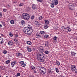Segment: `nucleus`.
<instances>
[{"label": "nucleus", "mask_w": 77, "mask_h": 77, "mask_svg": "<svg viewBox=\"0 0 77 77\" xmlns=\"http://www.w3.org/2000/svg\"><path fill=\"white\" fill-rule=\"evenodd\" d=\"M41 53L37 55V57L38 60L40 61L41 62H44L45 60V54H44L43 53L41 52Z\"/></svg>", "instance_id": "obj_1"}, {"label": "nucleus", "mask_w": 77, "mask_h": 77, "mask_svg": "<svg viewBox=\"0 0 77 77\" xmlns=\"http://www.w3.org/2000/svg\"><path fill=\"white\" fill-rule=\"evenodd\" d=\"M22 18L25 20H28L30 18V15L27 13H23L22 14Z\"/></svg>", "instance_id": "obj_2"}, {"label": "nucleus", "mask_w": 77, "mask_h": 77, "mask_svg": "<svg viewBox=\"0 0 77 77\" xmlns=\"http://www.w3.org/2000/svg\"><path fill=\"white\" fill-rule=\"evenodd\" d=\"M40 74H45L46 73V70L44 67H41L39 69Z\"/></svg>", "instance_id": "obj_3"}, {"label": "nucleus", "mask_w": 77, "mask_h": 77, "mask_svg": "<svg viewBox=\"0 0 77 77\" xmlns=\"http://www.w3.org/2000/svg\"><path fill=\"white\" fill-rule=\"evenodd\" d=\"M70 69L71 71H74L76 69V66L75 65H71L70 66Z\"/></svg>", "instance_id": "obj_4"}, {"label": "nucleus", "mask_w": 77, "mask_h": 77, "mask_svg": "<svg viewBox=\"0 0 77 77\" xmlns=\"http://www.w3.org/2000/svg\"><path fill=\"white\" fill-rule=\"evenodd\" d=\"M23 31L25 34H26V33H27L28 31H29V29L26 27H25L23 29Z\"/></svg>", "instance_id": "obj_5"}, {"label": "nucleus", "mask_w": 77, "mask_h": 77, "mask_svg": "<svg viewBox=\"0 0 77 77\" xmlns=\"http://www.w3.org/2000/svg\"><path fill=\"white\" fill-rule=\"evenodd\" d=\"M35 25H36V26H37L38 27H39V26H40L41 25V23L38 22V21L37 20L35 21Z\"/></svg>", "instance_id": "obj_6"}, {"label": "nucleus", "mask_w": 77, "mask_h": 77, "mask_svg": "<svg viewBox=\"0 0 77 77\" xmlns=\"http://www.w3.org/2000/svg\"><path fill=\"white\" fill-rule=\"evenodd\" d=\"M41 37V34L39 32H37L35 35V37L36 38H40Z\"/></svg>", "instance_id": "obj_7"}, {"label": "nucleus", "mask_w": 77, "mask_h": 77, "mask_svg": "<svg viewBox=\"0 0 77 77\" xmlns=\"http://www.w3.org/2000/svg\"><path fill=\"white\" fill-rule=\"evenodd\" d=\"M19 63L22 66L24 67L26 66V64L24 63V62L23 61H20L19 62Z\"/></svg>", "instance_id": "obj_8"}, {"label": "nucleus", "mask_w": 77, "mask_h": 77, "mask_svg": "<svg viewBox=\"0 0 77 77\" xmlns=\"http://www.w3.org/2000/svg\"><path fill=\"white\" fill-rule=\"evenodd\" d=\"M69 10H72L74 9V5L72 4L69 5Z\"/></svg>", "instance_id": "obj_9"}, {"label": "nucleus", "mask_w": 77, "mask_h": 77, "mask_svg": "<svg viewBox=\"0 0 77 77\" xmlns=\"http://www.w3.org/2000/svg\"><path fill=\"white\" fill-rule=\"evenodd\" d=\"M53 3L54 5H57L58 4L59 2H58V1H57V0H54L53 1Z\"/></svg>", "instance_id": "obj_10"}, {"label": "nucleus", "mask_w": 77, "mask_h": 77, "mask_svg": "<svg viewBox=\"0 0 77 77\" xmlns=\"http://www.w3.org/2000/svg\"><path fill=\"white\" fill-rule=\"evenodd\" d=\"M14 42L13 41H9L8 42V44L9 45H14Z\"/></svg>", "instance_id": "obj_11"}, {"label": "nucleus", "mask_w": 77, "mask_h": 77, "mask_svg": "<svg viewBox=\"0 0 77 77\" xmlns=\"http://www.w3.org/2000/svg\"><path fill=\"white\" fill-rule=\"evenodd\" d=\"M4 43V41H3V39L0 37V44H2Z\"/></svg>", "instance_id": "obj_12"}, {"label": "nucleus", "mask_w": 77, "mask_h": 77, "mask_svg": "<svg viewBox=\"0 0 77 77\" xmlns=\"http://www.w3.org/2000/svg\"><path fill=\"white\" fill-rule=\"evenodd\" d=\"M16 64V62L15 61H14L13 62H12L11 63V66L12 67H14V65Z\"/></svg>", "instance_id": "obj_13"}, {"label": "nucleus", "mask_w": 77, "mask_h": 77, "mask_svg": "<svg viewBox=\"0 0 77 77\" xmlns=\"http://www.w3.org/2000/svg\"><path fill=\"white\" fill-rule=\"evenodd\" d=\"M32 8L33 9H34V10H35V9H37L38 6L36 5H33L32 6Z\"/></svg>", "instance_id": "obj_14"}, {"label": "nucleus", "mask_w": 77, "mask_h": 77, "mask_svg": "<svg viewBox=\"0 0 77 77\" xmlns=\"http://www.w3.org/2000/svg\"><path fill=\"white\" fill-rule=\"evenodd\" d=\"M27 50L29 52H31V51H32V49L30 48H29V47H27Z\"/></svg>", "instance_id": "obj_15"}, {"label": "nucleus", "mask_w": 77, "mask_h": 77, "mask_svg": "<svg viewBox=\"0 0 77 77\" xmlns=\"http://www.w3.org/2000/svg\"><path fill=\"white\" fill-rule=\"evenodd\" d=\"M32 33V31H30V29H29V31H28L27 33H26V34H27V35H31Z\"/></svg>", "instance_id": "obj_16"}, {"label": "nucleus", "mask_w": 77, "mask_h": 77, "mask_svg": "<svg viewBox=\"0 0 77 77\" xmlns=\"http://www.w3.org/2000/svg\"><path fill=\"white\" fill-rule=\"evenodd\" d=\"M10 62H11V60H7L5 62V64L8 65V64H9V63H10Z\"/></svg>", "instance_id": "obj_17"}, {"label": "nucleus", "mask_w": 77, "mask_h": 77, "mask_svg": "<svg viewBox=\"0 0 77 77\" xmlns=\"http://www.w3.org/2000/svg\"><path fill=\"white\" fill-rule=\"evenodd\" d=\"M26 43L27 44H28V45H32V42L29 41L26 42Z\"/></svg>", "instance_id": "obj_18"}, {"label": "nucleus", "mask_w": 77, "mask_h": 77, "mask_svg": "<svg viewBox=\"0 0 77 77\" xmlns=\"http://www.w3.org/2000/svg\"><path fill=\"white\" fill-rule=\"evenodd\" d=\"M17 56H22V54L20 53H17Z\"/></svg>", "instance_id": "obj_19"}, {"label": "nucleus", "mask_w": 77, "mask_h": 77, "mask_svg": "<svg viewBox=\"0 0 77 77\" xmlns=\"http://www.w3.org/2000/svg\"><path fill=\"white\" fill-rule=\"evenodd\" d=\"M71 54H72V56H75V54H76V53H75L74 52H71Z\"/></svg>", "instance_id": "obj_20"}, {"label": "nucleus", "mask_w": 77, "mask_h": 77, "mask_svg": "<svg viewBox=\"0 0 77 77\" xmlns=\"http://www.w3.org/2000/svg\"><path fill=\"white\" fill-rule=\"evenodd\" d=\"M61 30L62 31H65V30H66V28H65L64 26H63L62 27Z\"/></svg>", "instance_id": "obj_21"}, {"label": "nucleus", "mask_w": 77, "mask_h": 77, "mask_svg": "<svg viewBox=\"0 0 77 77\" xmlns=\"http://www.w3.org/2000/svg\"><path fill=\"white\" fill-rule=\"evenodd\" d=\"M26 27L28 28L29 29V30H30V29H32V26H31L29 25H28L27 27Z\"/></svg>", "instance_id": "obj_22"}, {"label": "nucleus", "mask_w": 77, "mask_h": 77, "mask_svg": "<svg viewBox=\"0 0 77 77\" xmlns=\"http://www.w3.org/2000/svg\"><path fill=\"white\" fill-rule=\"evenodd\" d=\"M67 31L68 32H71V29L69 27H67L66 28Z\"/></svg>", "instance_id": "obj_23"}, {"label": "nucleus", "mask_w": 77, "mask_h": 77, "mask_svg": "<svg viewBox=\"0 0 77 77\" xmlns=\"http://www.w3.org/2000/svg\"><path fill=\"white\" fill-rule=\"evenodd\" d=\"M48 27V26L47 24H45L44 25V29H47Z\"/></svg>", "instance_id": "obj_24"}, {"label": "nucleus", "mask_w": 77, "mask_h": 77, "mask_svg": "<svg viewBox=\"0 0 77 77\" xmlns=\"http://www.w3.org/2000/svg\"><path fill=\"white\" fill-rule=\"evenodd\" d=\"M45 21L46 24L48 25V24H49V21L47 20H45Z\"/></svg>", "instance_id": "obj_25"}, {"label": "nucleus", "mask_w": 77, "mask_h": 77, "mask_svg": "<svg viewBox=\"0 0 77 77\" xmlns=\"http://www.w3.org/2000/svg\"><path fill=\"white\" fill-rule=\"evenodd\" d=\"M40 33L41 34V35H44V34H45V31H41L40 32Z\"/></svg>", "instance_id": "obj_26"}, {"label": "nucleus", "mask_w": 77, "mask_h": 77, "mask_svg": "<svg viewBox=\"0 0 77 77\" xmlns=\"http://www.w3.org/2000/svg\"><path fill=\"white\" fill-rule=\"evenodd\" d=\"M51 8H54V5L53 3H51Z\"/></svg>", "instance_id": "obj_27"}, {"label": "nucleus", "mask_w": 77, "mask_h": 77, "mask_svg": "<svg viewBox=\"0 0 77 77\" xmlns=\"http://www.w3.org/2000/svg\"><path fill=\"white\" fill-rule=\"evenodd\" d=\"M48 36H49L47 34H45L44 35V37L45 38H48Z\"/></svg>", "instance_id": "obj_28"}, {"label": "nucleus", "mask_w": 77, "mask_h": 77, "mask_svg": "<svg viewBox=\"0 0 77 77\" xmlns=\"http://www.w3.org/2000/svg\"><path fill=\"white\" fill-rule=\"evenodd\" d=\"M31 70H34L35 69V67L34 66H31Z\"/></svg>", "instance_id": "obj_29"}, {"label": "nucleus", "mask_w": 77, "mask_h": 77, "mask_svg": "<svg viewBox=\"0 0 77 77\" xmlns=\"http://www.w3.org/2000/svg\"><path fill=\"white\" fill-rule=\"evenodd\" d=\"M25 21L24 20H22L21 22V23L22 25L24 24H25Z\"/></svg>", "instance_id": "obj_30"}, {"label": "nucleus", "mask_w": 77, "mask_h": 77, "mask_svg": "<svg viewBox=\"0 0 77 77\" xmlns=\"http://www.w3.org/2000/svg\"><path fill=\"white\" fill-rule=\"evenodd\" d=\"M1 23H2V24L4 26H6V24H5V23L3 21H1Z\"/></svg>", "instance_id": "obj_31"}, {"label": "nucleus", "mask_w": 77, "mask_h": 77, "mask_svg": "<svg viewBox=\"0 0 77 77\" xmlns=\"http://www.w3.org/2000/svg\"><path fill=\"white\" fill-rule=\"evenodd\" d=\"M56 63L57 64V65L58 66L60 65V63L58 61L56 62Z\"/></svg>", "instance_id": "obj_32"}, {"label": "nucleus", "mask_w": 77, "mask_h": 77, "mask_svg": "<svg viewBox=\"0 0 77 77\" xmlns=\"http://www.w3.org/2000/svg\"><path fill=\"white\" fill-rule=\"evenodd\" d=\"M10 23L11 24H14V20H11L10 21Z\"/></svg>", "instance_id": "obj_33"}, {"label": "nucleus", "mask_w": 77, "mask_h": 77, "mask_svg": "<svg viewBox=\"0 0 77 77\" xmlns=\"http://www.w3.org/2000/svg\"><path fill=\"white\" fill-rule=\"evenodd\" d=\"M31 9L29 7H27L26 8V10L27 11H29Z\"/></svg>", "instance_id": "obj_34"}, {"label": "nucleus", "mask_w": 77, "mask_h": 77, "mask_svg": "<svg viewBox=\"0 0 77 77\" xmlns=\"http://www.w3.org/2000/svg\"><path fill=\"white\" fill-rule=\"evenodd\" d=\"M57 38H58L56 36H55L54 37V38H53L54 40H56L57 39Z\"/></svg>", "instance_id": "obj_35"}, {"label": "nucleus", "mask_w": 77, "mask_h": 77, "mask_svg": "<svg viewBox=\"0 0 77 77\" xmlns=\"http://www.w3.org/2000/svg\"><path fill=\"white\" fill-rule=\"evenodd\" d=\"M34 18H35V16H34V15H33L31 16V20H33Z\"/></svg>", "instance_id": "obj_36"}, {"label": "nucleus", "mask_w": 77, "mask_h": 77, "mask_svg": "<svg viewBox=\"0 0 77 77\" xmlns=\"http://www.w3.org/2000/svg\"><path fill=\"white\" fill-rule=\"evenodd\" d=\"M49 53V52L48 51H45V53L46 54H48Z\"/></svg>", "instance_id": "obj_37"}, {"label": "nucleus", "mask_w": 77, "mask_h": 77, "mask_svg": "<svg viewBox=\"0 0 77 77\" xmlns=\"http://www.w3.org/2000/svg\"><path fill=\"white\" fill-rule=\"evenodd\" d=\"M55 69L57 72H59V70L58 69V68H56Z\"/></svg>", "instance_id": "obj_38"}, {"label": "nucleus", "mask_w": 77, "mask_h": 77, "mask_svg": "<svg viewBox=\"0 0 77 77\" xmlns=\"http://www.w3.org/2000/svg\"><path fill=\"white\" fill-rule=\"evenodd\" d=\"M37 2H40V3H41V2H42L43 0H37Z\"/></svg>", "instance_id": "obj_39"}, {"label": "nucleus", "mask_w": 77, "mask_h": 77, "mask_svg": "<svg viewBox=\"0 0 77 77\" xmlns=\"http://www.w3.org/2000/svg\"><path fill=\"white\" fill-rule=\"evenodd\" d=\"M38 19L40 20H42V16H41V17H39L38 18Z\"/></svg>", "instance_id": "obj_40"}, {"label": "nucleus", "mask_w": 77, "mask_h": 77, "mask_svg": "<svg viewBox=\"0 0 77 77\" xmlns=\"http://www.w3.org/2000/svg\"><path fill=\"white\" fill-rule=\"evenodd\" d=\"M7 53V51L5 50L3 51V53L4 54H6Z\"/></svg>", "instance_id": "obj_41"}, {"label": "nucleus", "mask_w": 77, "mask_h": 77, "mask_svg": "<svg viewBox=\"0 0 77 77\" xmlns=\"http://www.w3.org/2000/svg\"><path fill=\"white\" fill-rule=\"evenodd\" d=\"M3 11L4 12H6L7 11V10L6 9L4 8L3 9Z\"/></svg>", "instance_id": "obj_42"}, {"label": "nucleus", "mask_w": 77, "mask_h": 77, "mask_svg": "<svg viewBox=\"0 0 77 77\" xmlns=\"http://www.w3.org/2000/svg\"><path fill=\"white\" fill-rule=\"evenodd\" d=\"M23 6V3H21L19 5V6Z\"/></svg>", "instance_id": "obj_43"}, {"label": "nucleus", "mask_w": 77, "mask_h": 77, "mask_svg": "<svg viewBox=\"0 0 77 77\" xmlns=\"http://www.w3.org/2000/svg\"><path fill=\"white\" fill-rule=\"evenodd\" d=\"M10 36L12 37V36H13V34H12V33H10L9 34Z\"/></svg>", "instance_id": "obj_44"}, {"label": "nucleus", "mask_w": 77, "mask_h": 77, "mask_svg": "<svg viewBox=\"0 0 77 77\" xmlns=\"http://www.w3.org/2000/svg\"><path fill=\"white\" fill-rule=\"evenodd\" d=\"M46 47H49V45L48 44H45Z\"/></svg>", "instance_id": "obj_45"}, {"label": "nucleus", "mask_w": 77, "mask_h": 77, "mask_svg": "<svg viewBox=\"0 0 77 77\" xmlns=\"http://www.w3.org/2000/svg\"><path fill=\"white\" fill-rule=\"evenodd\" d=\"M14 41L15 42H17V41H18V39L15 38L14 39Z\"/></svg>", "instance_id": "obj_46"}, {"label": "nucleus", "mask_w": 77, "mask_h": 77, "mask_svg": "<svg viewBox=\"0 0 77 77\" xmlns=\"http://www.w3.org/2000/svg\"><path fill=\"white\" fill-rule=\"evenodd\" d=\"M17 76H20V73H17Z\"/></svg>", "instance_id": "obj_47"}, {"label": "nucleus", "mask_w": 77, "mask_h": 77, "mask_svg": "<svg viewBox=\"0 0 77 77\" xmlns=\"http://www.w3.org/2000/svg\"><path fill=\"white\" fill-rule=\"evenodd\" d=\"M48 72H49V73H51V72H52L50 70H49Z\"/></svg>", "instance_id": "obj_48"}, {"label": "nucleus", "mask_w": 77, "mask_h": 77, "mask_svg": "<svg viewBox=\"0 0 77 77\" xmlns=\"http://www.w3.org/2000/svg\"><path fill=\"white\" fill-rule=\"evenodd\" d=\"M2 16V13H0V18H1Z\"/></svg>", "instance_id": "obj_49"}, {"label": "nucleus", "mask_w": 77, "mask_h": 77, "mask_svg": "<svg viewBox=\"0 0 77 77\" xmlns=\"http://www.w3.org/2000/svg\"><path fill=\"white\" fill-rule=\"evenodd\" d=\"M37 72L35 70H34V73L35 74H36V73Z\"/></svg>", "instance_id": "obj_50"}, {"label": "nucleus", "mask_w": 77, "mask_h": 77, "mask_svg": "<svg viewBox=\"0 0 77 77\" xmlns=\"http://www.w3.org/2000/svg\"><path fill=\"white\" fill-rule=\"evenodd\" d=\"M45 44H48V42L47 41L45 42Z\"/></svg>", "instance_id": "obj_51"}, {"label": "nucleus", "mask_w": 77, "mask_h": 77, "mask_svg": "<svg viewBox=\"0 0 77 77\" xmlns=\"http://www.w3.org/2000/svg\"><path fill=\"white\" fill-rule=\"evenodd\" d=\"M0 69H3V67L0 66Z\"/></svg>", "instance_id": "obj_52"}, {"label": "nucleus", "mask_w": 77, "mask_h": 77, "mask_svg": "<svg viewBox=\"0 0 77 77\" xmlns=\"http://www.w3.org/2000/svg\"><path fill=\"white\" fill-rule=\"evenodd\" d=\"M17 1H15L13 2L14 3H17Z\"/></svg>", "instance_id": "obj_53"}, {"label": "nucleus", "mask_w": 77, "mask_h": 77, "mask_svg": "<svg viewBox=\"0 0 77 77\" xmlns=\"http://www.w3.org/2000/svg\"><path fill=\"white\" fill-rule=\"evenodd\" d=\"M75 73L76 74H77V69L75 71Z\"/></svg>", "instance_id": "obj_54"}, {"label": "nucleus", "mask_w": 77, "mask_h": 77, "mask_svg": "<svg viewBox=\"0 0 77 77\" xmlns=\"http://www.w3.org/2000/svg\"><path fill=\"white\" fill-rule=\"evenodd\" d=\"M2 25L1 24H0V28H2Z\"/></svg>", "instance_id": "obj_55"}, {"label": "nucleus", "mask_w": 77, "mask_h": 77, "mask_svg": "<svg viewBox=\"0 0 77 77\" xmlns=\"http://www.w3.org/2000/svg\"><path fill=\"white\" fill-rule=\"evenodd\" d=\"M1 36H3H3H4V35L3 34H1Z\"/></svg>", "instance_id": "obj_56"}, {"label": "nucleus", "mask_w": 77, "mask_h": 77, "mask_svg": "<svg viewBox=\"0 0 77 77\" xmlns=\"http://www.w3.org/2000/svg\"><path fill=\"white\" fill-rule=\"evenodd\" d=\"M18 76H17V75H15V76H14V77H17Z\"/></svg>", "instance_id": "obj_57"}, {"label": "nucleus", "mask_w": 77, "mask_h": 77, "mask_svg": "<svg viewBox=\"0 0 77 77\" xmlns=\"http://www.w3.org/2000/svg\"><path fill=\"white\" fill-rule=\"evenodd\" d=\"M18 35H16V37H18Z\"/></svg>", "instance_id": "obj_58"}, {"label": "nucleus", "mask_w": 77, "mask_h": 77, "mask_svg": "<svg viewBox=\"0 0 77 77\" xmlns=\"http://www.w3.org/2000/svg\"><path fill=\"white\" fill-rule=\"evenodd\" d=\"M2 69H3H3H5V68H2Z\"/></svg>", "instance_id": "obj_59"}, {"label": "nucleus", "mask_w": 77, "mask_h": 77, "mask_svg": "<svg viewBox=\"0 0 77 77\" xmlns=\"http://www.w3.org/2000/svg\"><path fill=\"white\" fill-rule=\"evenodd\" d=\"M0 77H2V76L0 75Z\"/></svg>", "instance_id": "obj_60"}]
</instances>
